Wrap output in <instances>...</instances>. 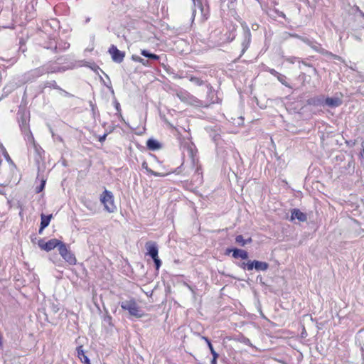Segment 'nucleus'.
Returning <instances> with one entry per match:
<instances>
[{"label":"nucleus","mask_w":364,"mask_h":364,"mask_svg":"<svg viewBox=\"0 0 364 364\" xmlns=\"http://www.w3.org/2000/svg\"><path fill=\"white\" fill-rule=\"evenodd\" d=\"M76 351L77 355L81 362L84 363L85 364H91L89 358L85 353L82 346H77Z\"/></svg>","instance_id":"20"},{"label":"nucleus","mask_w":364,"mask_h":364,"mask_svg":"<svg viewBox=\"0 0 364 364\" xmlns=\"http://www.w3.org/2000/svg\"><path fill=\"white\" fill-rule=\"evenodd\" d=\"M219 357V355H215L214 354V355H213V358L210 361V364H217V360Z\"/></svg>","instance_id":"43"},{"label":"nucleus","mask_w":364,"mask_h":364,"mask_svg":"<svg viewBox=\"0 0 364 364\" xmlns=\"http://www.w3.org/2000/svg\"><path fill=\"white\" fill-rule=\"evenodd\" d=\"M53 218V215H44L42 213L41 215V225H42L43 228H46L49 225V223Z\"/></svg>","instance_id":"25"},{"label":"nucleus","mask_w":364,"mask_h":364,"mask_svg":"<svg viewBox=\"0 0 364 364\" xmlns=\"http://www.w3.org/2000/svg\"><path fill=\"white\" fill-rule=\"evenodd\" d=\"M40 177V174L38 173L37 176V179Z\"/></svg>","instance_id":"56"},{"label":"nucleus","mask_w":364,"mask_h":364,"mask_svg":"<svg viewBox=\"0 0 364 364\" xmlns=\"http://www.w3.org/2000/svg\"><path fill=\"white\" fill-rule=\"evenodd\" d=\"M43 87H50L55 90L60 89V87L57 85L55 80L46 81L43 82Z\"/></svg>","instance_id":"28"},{"label":"nucleus","mask_w":364,"mask_h":364,"mask_svg":"<svg viewBox=\"0 0 364 364\" xmlns=\"http://www.w3.org/2000/svg\"><path fill=\"white\" fill-rule=\"evenodd\" d=\"M103 323H105V325L112 326L113 324L112 316L109 314H107L103 318Z\"/></svg>","instance_id":"34"},{"label":"nucleus","mask_w":364,"mask_h":364,"mask_svg":"<svg viewBox=\"0 0 364 364\" xmlns=\"http://www.w3.org/2000/svg\"><path fill=\"white\" fill-rule=\"evenodd\" d=\"M29 113L26 111H18L17 119L22 134L26 141H33V136L29 127Z\"/></svg>","instance_id":"1"},{"label":"nucleus","mask_w":364,"mask_h":364,"mask_svg":"<svg viewBox=\"0 0 364 364\" xmlns=\"http://www.w3.org/2000/svg\"><path fill=\"white\" fill-rule=\"evenodd\" d=\"M279 16H282V17H285L284 14V13H282V12H281V14H280V15H279Z\"/></svg>","instance_id":"54"},{"label":"nucleus","mask_w":364,"mask_h":364,"mask_svg":"<svg viewBox=\"0 0 364 364\" xmlns=\"http://www.w3.org/2000/svg\"><path fill=\"white\" fill-rule=\"evenodd\" d=\"M210 136L212 138L213 141L218 144V141L220 139V134L217 133L218 127L215 126L214 128H208Z\"/></svg>","instance_id":"24"},{"label":"nucleus","mask_w":364,"mask_h":364,"mask_svg":"<svg viewBox=\"0 0 364 364\" xmlns=\"http://www.w3.org/2000/svg\"><path fill=\"white\" fill-rule=\"evenodd\" d=\"M146 255H149L154 261L156 270H159L161 266V260L159 257V247L156 242L149 241L145 244Z\"/></svg>","instance_id":"2"},{"label":"nucleus","mask_w":364,"mask_h":364,"mask_svg":"<svg viewBox=\"0 0 364 364\" xmlns=\"http://www.w3.org/2000/svg\"><path fill=\"white\" fill-rule=\"evenodd\" d=\"M184 149L186 151L188 157L191 159V164L193 166H196V168L195 171V176L198 173L202 174L201 167L200 166H198V160L195 158V147L193 144H188L186 146H184Z\"/></svg>","instance_id":"9"},{"label":"nucleus","mask_w":364,"mask_h":364,"mask_svg":"<svg viewBox=\"0 0 364 364\" xmlns=\"http://www.w3.org/2000/svg\"><path fill=\"white\" fill-rule=\"evenodd\" d=\"M62 241L58 239H50V240L46 242L43 239H40L38 242V246L41 249L49 252L53 250L55 247L59 248V246L62 244Z\"/></svg>","instance_id":"10"},{"label":"nucleus","mask_w":364,"mask_h":364,"mask_svg":"<svg viewBox=\"0 0 364 364\" xmlns=\"http://www.w3.org/2000/svg\"><path fill=\"white\" fill-rule=\"evenodd\" d=\"M265 71L269 72L270 74H272V75L275 76L276 77H277L278 75L280 74L279 73H278L274 69L270 68H268V67L267 68H265Z\"/></svg>","instance_id":"37"},{"label":"nucleus","mask_w":364,"mask_h":364,"mask_svg":"<svg viewBox=\"0 0 364 364\" xmlns=\"http://www.w3.org/2000/svg\"><path fill=\"white\" fill-rule=\"evenodd\" d=\"M91 106H92V109L94 111V110H95V107H94V105L91 104Z\"/></svg>","instance_id":"55"},{"label":"nucleus","mask_w":364,"mask_h":364,"mask_svg":"<svg viewBox=\"0 0 364 364\" xmlns=\"http://www.w3.org/2000/svg\"><path fill=\"white\" fill-rule=\"evenodd\" d=\"M342 104V100L338 97H326L324 98V105L329 107H338Z\"/></svg>","instance_id":"18"},{"label":"nucleus","mask_w":364,"mask_h":364,"mask_svg":"<svg viewBox=\"0 0 364 364\" xmlns=\"http://www.w3.org/2000/svg\"><path fill=\"white\" fill-rule=\"evenodd\" d=\"M28 142H31L33 144V151H34V155L33 159L35 162L37 164H39L41 162L43 161V155L44 154L43 149L38 144H36L34 141V139L33 141H28Z\"/></svg>","instance_id":"12"},{"label":"nucleus","mask_w":364,"mask_h":364,"mask_svg":"<svg viewBox=\"0 0 364 364\" xmlns=\"http://www.w3.org/2000/svg\"><path fill=\"white\" fill-rule=\"evenodd\" d=\"M120 306L122 309L127 311L132 316L141 318L143 316L142 311L134 299L122 301Z\"/></svg>","instance_id":"3"},{"label":"nucleus","mask_w":364,"mask_h":364,"mask_svg":"<svg viewBox=\"0 0 364 364\" xmlns=\"http://www.w3.org/2000/svg\"><path fill=\"white\" fill-rule=\"evenodd\" d=\"M150 174L152 176H164V174L159 173V172H156L153 170L151 171Z\"/></svg>","instance_id":"45"},{"label":"nucleus","mask_w":364,"mask_h":364,"mask_svg":"<svg viewBox=\"0 0 364 364\" xmlns=\"http://www.w3.org/2000/svg\"><path fill=\"white\" fill-rule=\"evenodd\" d=\"M100 201L107 212L114 213L117 210L114 202V196L111 191L105 189L100 196Z\"/></svg>","instance_id":"4"},{"label":"nucleus","mask_w":364,"mask_h":364,"mask_svg":"<svg viewBox=\"0 0 364 364\" xmlns=\"http://www.w3.org/2000/svg\"><path fill=\"white\" fill-rule=\"evenodd\" d=\"M296 59H297V58H295V57H291V58H287V60L288 62H289L290 63H292V64H293V63H295V61H296Z\"/></svg>","instance_id":"48"},{"label":"nucleus","mask_w":364,"mask_h":364,"mask_svg":"<svg viewBox=\"0 0 364 364\" xmlns=\"http://www.w3.org/2000/svg\"><path fill=\"white\" fill-rule=\"evenodd\" d=\"M187 287H188L190 290H191L192 291H193V289H192V287H191V286H189V285H188V284H187Z\"/></svg>","instance_id":"53"},{"label":"nucleus","mask_w":364,"mask_h":364,"mask_svg":"<svg viewBox=\"0 0 364 364\" xmlns=\"http://www.w3.org/2000/svg\"><path fill=\"white\" fill-rule=\"evenodd\" d=\"M252 241V240L251 237L244 239L242 235H239L235 237V242L241 247H245L246 245L250 244Z\"/></svg>","instance_id":"23"},{"label":"nucleus","mask_w":364,"mask_h":364,"mask_svg":"<svg viewBox=\"0 0 364 364\" xmlns=\"http://www.w3.org/2000/svg\"><path fill=\"white\" fill-rule=\"evenodd\" d=\"M303 41L306 43L308 46H309L312 49L320 53H323L324 49L321 47V45L316 41L310 40L309 38H303Z\"/></svg>","instance_id":"19"},{"label":"nucleus","mask_w":364,"mask_h":364,"mask_svg":"<svg viewBox=\"0 0 364 364\" xmlns=\"http://www.w3.org/2000/svg\"><path fill=\"white\" fill-rule=\"evenodd\" d=\"M45 71H46L42 66L36 68L35 69H32L27 73H24L23 76V80L25 82H33L36 79L40 77L41 76L45 75Z\"/></svg>","instance_id":"7"},{"label":"nucleus","mask_w":364,"mask_h":364,"mask_svg":"<svg viewBox=\"0 0 364 364\" xmlns=\"http://www.w3.org/2000/svg\"><path fill=\"white\" fill-rule=\"evenodd\" d=\"M201 338L205 341V343H207L208 345V347L212 354V355H214V354L215 355H219L215 350H214V348L210 341V339L208 338V337H205V336H201Z\"/></svg>","instance_id":"29"},{"label":"nucleus","mask_w":364,"mask_h":364,"mask_svg":"<svg viewBox=\"0 0 364 364\" xmlns=\"http://www.w3.org/2000/svg\"><path fill=\"white\" fill-rule=\"evenodd\" d=\"M277 78L282 85L287 87H290V85L287 81V77L285 75L280 73L279 75H278Z\"/></svg>","instance_id":"33"},{"label":"nucleus","mask_w":364,"mask_h":364,"mask_svg":"<svg viewBox=\"0 0 364 364\" xmlns=\"http://www.w3.org/2000/svg\"><path fill=\"white\" fill-rule=\"evenodd\" d=\"M194 181L198 183H201L203 182V175L201 173H198L196 176H193Z\"/></svg>","instance_id":"38"},{"label":"nucleus","mask_w":364,"mask_h":364,"mask_svg":"<svg viewBox=\"0 0 364 364\" xmlns=\"http://www.w3.org/2000/svg\"><path fill=\"white\" fill-rule=\"evenodd\" d=\"M291 220L297 219L300 222H305L307 220V215L306 213L301 212L299 209L294 208L291 212Z\"/></svg>","instance_id":"14"},{"label":"nucleus","mask_w":364,"mask_h":364,"mask_svg":"<svg viewBox=\"0 0 364 364\" xmlns=\"http://www.w3.org/2000/svg\"><path fill=\"white\" fill-rule=\"evenodd\" d=\"M241 25H242V27L243 29V40L241 43L242 50H241V54H240V57H241L245 53V51L248 49L250 42H251V37H252L250 30L249 27L247 26V25L246 24V23H242Z\"/></svg>","instance_id":"8"},{"label":"nucleus","mask_w":364,"mask_h":364,"mask_svg":"<svg viewBox=\"0 0 364 364\" xmlns=\"http://www.w3.org/2000/svg\"><path fill=\"white\" fill-rule=\"evenodd\" d=\"M52 136L54 138L55 140H58L59 141H63V138L60 136H55L54 134L52 132Z\"/></svg>","instance_id":"47"},{"label":"nucleus","mask_w":364,"mask_h":364,"mask_svg":"<svg viewBox=\"0 0 364 364\" xmlns=\"http://www.w3.org/2000/svg\"><path fill=\"white\" fill-rule=\"evenodd\" d=\"M109 53L111 55L112 59L114 63H120L124 60L125 53L119 50L117 46L112 45L109 50Z\"/></svg>","instance_id":"11"},{"label":"nucleus","mask_w":364,"mask_h":364,"mask_svg":"<svg viewBox=\"0 0 364 364\" xmlns=\"http://www.w3.org/2000/svg\"><path fill=\"white\" fill-rule=\"evenodd\" d=\"M269 268V264L266 262L254 260V269L256 271H266Z\"/></svg>","instance_id":"22"},{"label":"nucleus","mask_w":364,"mask_h":364,"mask_svg":"<svg viewBox=\"0 0 364 364\" xmlns=\"http://www.w3.org/2000/svg\"><path fill=\"white\" fill-rule=\"evenodd\" d=\"M141 55L145 58H147V60H149L151 64L154 62H158L160 60V56L150 52L148 50L142 49L141 50Z\"/></svg>","instance_id":"16"},{"label":"nucleus","mask_w":364,"mask_h":364,"mask_svg":"<svg viewBox=\"0 0 364 364\" xmlns=\"http://www.w3.org/2000/svg\"><path fill=\"white\" fill-rule=\"evenodd\" d=\"M258 279H259V281H260V282H262V277H260V276H258V277H257V280H258Z\"/></svg>","instance_id":"52"},{"label":"nucleus","mask_w":364,"mask_h":364,"mask_svg":"<svg viewBox=\"0 0 364 364\" xmlns=\"http://www.w3.org/2000/svg\"><path fill=\"white\" fill-rule=\"evenodd\" d=\"M146 146L149 150L156 151L161 147V144L156 139H149L146 141Z\"/></svg>","instance_id":"21"},{"label":"nucleus","mask_w":364,"mask_h":364,"mask_svg":"<svg viewBox=\"0 0 364 364\" xmlns=\"http://www.w3.org/2000/svg\"><path fill=\"white\" fill-rule=\"evenodd\" d=\"M42 68H44L46 71H45V74L46 73H59L64 71L65 69L55 65L53 63H47L43 65H42Z\"/></svg>","instance_id":"17"},{"label":"nucleus","mask_w":364,"mask_h":364,"mask_svg":"<svg viewBox=\"0 0 364 364\" xmlns=\"http://www.w3.org/2000/svg\"><path fill=\"white\" fill-rule=\"evenodd\" d=\"M58 251L59 254L65 259V262L71 265L76 264L77 260L75 256L71 252V251L68 249V246L64 242H62L60 246H59Z\"/></svg>","instance_id":"6"},{"label":"nucleus","mask_w":364,"mask_h":364,"mask_svg":"<svg viewBox=\"0 0 364 364\" xmlns=\"http://www.w3.org/2000/svg\"><path fill=\"white\" fill-rule=\"evenodd\" d=\"M307 104L315 107L324 105V96L318 95L310 97L307 100Z\"/></svg>","instance_id":"15"},{"label":"nucleus","mask_w":364,"mask_h":364,"mask_svg":"<svg viewBox=\"0 0 364 364\" xmlns=\"http://www.w3.org/2000/svg\"><path fill=\"white\" fill-rule=\"evenodd\" d=\"M40 181H41L40 186H37L36 188V192L37 193H41L44 189L45 186H46V178H45L43 176H42Z\"/></svg>","instance_id":"32"},{"label":"nucleus","mask_w":364,"mask_h":364,"mask_svg":"<svg viewBox=\"0 0 364 364\" xmlns=\"http://www.w3.org/2000/svg\"><path fill=\"white\" fill-rule=\"evenodd\" d=\"M139 63H141V65H143L144 66H146V67H149L151 65V63L149 62V60L144 59V58H142Z\"/></svg>","instance_id":"41"},{"label":"nucleus","mask_w":364,"mask_h":364,"mask_svg":"<svg viewBox=\"0 0 364 364\" xmlns=\"http://www.w3.org/2000/svg\"><path fill=\"white\" fill-rule=\"evenodd\" d=\"M139 63H141V65H143L144 66H146V67H149L151 65V63L149 62V60L144 59V58H142Z\"/></svg>","instance_id":"40"},{"label":"nucleus","mask_w":364,"mask_h":364,"mask_svg":"<svg viewBox=\"0 0 364 364\" xmlns=\"http://www.w3.org/2000/svg\"><path fill=\"white\" fill-rule=\"evenodd\" d=\"M15 89V85L14 84H10V85H6L4 89H3V92H4V94L2 95L1 97H0V100L6 97L7 95H9Z\"/></svg>","instance_id":"27"},{"label":"nucleus","mask_w":364,"mask_h":364,"mask_svg":"<svg viewBox=\"0 0 364 364\" xmlns=\"http://www.w3.org/2000/svg\"><path fill=\"white\" fill-rule=\"evenodd\" d=\"M114 107L115 109H117V115L119 116V117L123 120V117H122V115L121 114V107H120V104L117 101L115 100L114 101Z\"/></svg>","instance_id":"35"},{"label":"nucleus","mask_w":364,"mask_h":364,"mask_svg":"<svg viewBox=\"0 0 364 364\" xmlns=\"http://www.w3.org/2000/svg\"><path fill=\"white\" fill-rule=\"evenodd\" d=\"M238 266H239L241 269H244V270H246V269H247V262H241V263H240V264H238Z\"/></svg>","instance_id":"44"},{"label":"nucleus","mask_w":364,"mask_h":364,"mask_svg":"<svg viewBox=\"0 0 364 364\" xmlns=\"http://www.w3.org/2000/svg\"><path fill=\"white\" fill-rule=\"evenodd\" d=\"M254 269V260H249L247 262V271H252Z\"/></svg>","instance_id":"39"},{"label":"nucleus","mask_w":364,"mask_h":364,"mask_svg":"<svg viewBox=\"0 0 364 364\" xmlns=\"http://www.w3.org/2000/svg\"><path fill=\"white\" fill-rule=\"evenodd\" d=\"M43 47L46 49H50L55 53H58L68 49L70 43L64 41L57 43L55 38H50L48 42L45 43Z\"/></svg>","instance_id":"5"},{"label":"nucleus","mask_w":364,"mask_h":364,"mask_svg":"<svg viewBox=\"0 0 364 364\" xmlns=\"http://www.w3.org/2000/svg\"><path fill=\"white\" fill-rule=\"evenodd\" d=\"M230 252H232V257L235 259L241 258L242 259H247L249 257L248 252L242 249L238 248H231V249H227L226 254H228Z\"/></svg>","instance_id":"13"},{"label":"nucleus","mask_w":364,"mask_h":364,"mask_svg":"<svg viewBox=\"0 0 364 364\" xmlns=\"http://www.w3.org/2000/svg\"><path fill=\"white\" fill-rule=\"evenodd\" d=\"M7 161L13 164V161H11V159H10V157L9 156H7Z\"/></svg>","instance_id":"51"},{"label":"nucleus","mask_w":364,"mask_h":364,"mask_svg":"<svg viewBox=\"0 0 364 364\" xmlns=\"http://www.w3.org/2000/svg\"><path fill=\"white\" fill-rule=\"evenodd\" d=\"M142 58L137 56V55H132V60L135 62L140 63Z\"/></svg>","instance_id":"46"},{"label":"nucleus","mask_w":364,"mask_h":364,"mask_svg":"<svg viewBox=\"0 0 364 364\" xmlns=\"http://www.w3.org/2000/svg\"><path fill=\"white\" fill-rule=\"evenodd\" d=\"M208 97L210 98V103H218V98L215 96V91L212 89L211 87L208 88Z\"/></svg>","instance_id":"26"},{"label":"nucleus","mask_w":364,"mask_h":364,"mask_svg":"<svg viewBox=\"0 0 364 364\" xmlns=\"http://www.w3.org/2000/svg\"><path fill=\"white\" fill-rule=\"evenodd\" d=\"M45 228H42V225H41L38 232L39 234H41Z\"/></svg>","instance_id":"50"},{"label":"nucleus","mask_w":364,"mask_h":364,"mask_svg":"<svg viewBox=\"0 0 364 364\" xmlns=\"http://www.w3.org/2000/svg\"><path fill=\"white\" fill-rule=\"evenodd\" d=\"M189 80L198 86H202L205 84V82L202 79L196 76H191Z\"/></svg>","instance_id":"31"},{"label":"nucleus","mask_w":364,"mask_h":364,"mask_svg":"<svg viewBox=\"0 0 364 364\" xmlns=\"http://www.w3.org/2000/svg\"><path fill=\"white\" fill-rule=\"evenodd\" d=\"M57 90H58L60 92V93L63 95H64L65 97H74L73 95L69 93L68 92L65 91V90L62 89L60 87V89H58Z\"/></svg>","instance_id":"36"},{"label":"nucleus","mask_w":364,"mask_h":364,"mask_svg":"<svg viewBox=\"0 0 364 364\" xmlns=\"http://www.w3.org/2000/svg\"><path fill=\"white\" fill-rule=\"evenodd\" d=\"M141 166L143 168L146 169V171L150 174L152 170L148 167V164L146 161H144L142 163Z\"/></svg>","instance_id":"42"},{"label":"nucleus","mask_w":364,"mask_h":364,"mask_svg":"<svg viewBox=\"0 0 364 364\" xmlns=\"http://www.w3.org/2000/svg\"><path fill=\"white\" fill-rule=\"evenodd\" d=\"M237 341L241 343H243V344L250 346L252 348H255L253 346V344L251 343L250 340L248 338H247L242 335L239 336V338H237Z\"/></svg>","instance_id":"30"},{"label":"nucleus","mask_w":364,"mask_h":364,"mask_svg":"<svg viewBox=\"0 0 364 364\" xmlns=\"http://www.w3.org/2000/svg\"><path fill=\"white\" fill-rule=\"evenodd\" d=\"M107 134H104L102 136H100L99 137V141L100 142H103L105 139H106V137H107Z\"/></svg>","instance_id":"49"}]
</instances>
